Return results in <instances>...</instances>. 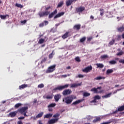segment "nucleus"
Listing matches in <instances>:
<instances>
[{
	"instance_id": "63",
	"label": "nucleus",
	"mask_w": 124,
	"mask_h": 124,
	"mask_svg": "<svg viewBox=\"0 0 124 124\" xmlns=\"http://www.w3.org/2000/svg\"><path fill=\"white\" fill-rule=\"evenodd\" d=\"M66 69H71V67L70 66L66 67Z\"/></svg>"
},
{
	"instance_id": "56",
	"label": "nucleus",
	"mask_w": 124,
	"mask_h": 124,
	"mask_svg": "<svg viewBox=\"0 0 124 124\" xmlns=\"http://www.w3.org/2000/svg\"><path fill=\"white\" fill-rule=\"evenodd\" d=\"M78 78H83L84 77V75L79 74L78 75Z\"/></svg>"
},
{
	"instance_id": "55",
	"label": "nucleus",
	"mask_w": 124,
	"mask_h": 124,
	"mask_svg": "<svg viewBox=\"0 0 124 124\" xmlns=\"http://www.w3.org/2000/svg\"><path fill=\"white\" fill-rule=\"evenodd\" d=\"M49 58L52 59L53 58V53H51L49 55Z\"/></svg>"
},
{
	"instance_id": "1",
	"label": "nucleus",
	"mask_w": 124,
	"mask_h": 124,
	"mask_svg": "<svg viewBox=\"0 0 124 124\" xmlns=\"http://www.w3.org/2000/svg\"><path fill=\"white\" fill-rule=\"evenodd\" d=\"M75 98H76V96H74L73 95H72L63 98L62 99V101L64 103H66V104H71V103H72V101H73V99H75Z\"/></svg>"
},
{
	"instance_id": "10",
	"label": "nucleus",
	"mask_w": 124,
	"mask_h": 124,
	"mask_svg": "<svg viewBox=\"0 0 124 124\" xmlns=\"http://www.w3.org/2000/svg\"><path fill=\"white\" fill-rule=\"evenodd\" d=\"M62 98V95L60 93L56 94L54 95V99L55 101V102H58L60 99Z\"/></svg>"
},
{
	"instance_id": "14",
	"label": "nucleus",
	"mask_w": 124,
	"mask_h": 124,
	"mask_svg": "<svg viewBox=\"0 0 124 124\" xmlns=\"http://www.w3.org/2000/svg\"><path fill=\"white\" fill-rule=\"evenodd\" d=\"M59 121V118L56 119H52L48 121V124H55V123H57Z\"/></svg>"
},
{
	"instance_id": "6",
	"label": "nucleus",
	"mask_w": 124,
	"mask_h": 124,
	"mask_svg": "<svg viewBox=\"0 0 124 124\" xmlns=\"http://www.w3.org/2000/svg\"><path fill=\"white\" fill-rule=\"evenodd\" d=\"M62 93L63 95H68L72 93V91L70 89H66L63 91Z\"/></svg>"
},
{
	"instance_id": "48",
	"label": "nucleus",
	"mask_w": 124,
	"mask_h": 124,
	"mask_svg": "<svg viewBox=\"0 0 124 124\" xmlns=\"http://www.w3.org/2000/svg\"><path fill=\"white\" fill-rule=\"evenodd\" d=\"M71 74H68V75H62L61 77H63V78H66L67 76H70Z\"/></svg>"
},
{
	"instance_id": "19",
	"label": "nucleus",
	"mask_w": 124,
	"mask_h": 124,
	"mask_svg": "<svg viewBox=\"0 0 124 124\" xmlns=\"http://www.w3.org/2000/svg\"><path fill=\"white\" fill-rule=\"evenodd\" d=\"M43 112H41L40 113H39L38 115H36V116H34L33 117L34 120H36V119H39V118H41V117H42V116H43Z\"/></svg>"
},
{
	"instance_id": "20",
	"label": "nucleus",
	"mask_w": 124,
	"mask_h": 124,
	"mask_svg": "<svg viewBox=\"0 0 124 124\" xmlns=\"http://www.w3.org/2000/svg\"><path fill=\"white\" fill-rule=\"evenodd\" d=\"M73 2V1L72 0H68L66 1V6H70L71 4H72V3Z\"/></svg>"
},
{
	"instance_id": "49",
	"label": "nucleus",
	"mask_w": 124,
	"mask_h": 124,
	"mask_svg": "<svg viewBox=\"0 0 124 124\" xmlns=\"http://www.w3.org/2000/svg\"><path fill=\"white\" fill-rule=\"evenodd\" d=\"M75 60L77 62H81V60L80 59V58L79 57H77L75 58Z\"/></svg>"
},
{
	"instance_id": "21",
	"label": "nucleus",
	"mask_w": 124,
	"mask_h": 124,
	"mask_svg": "<svg viewBox=\"0 0 124 124\" xmlns=\"http://www.w3.org/2000/svg\"><path fill=\"white\" fill-rule=\"evenodd\" d=\"M83 101V100H77L75 102H74L72 104V105H77V104H79V103H81Z\"/></svg>"
},
{
	"instance_id": "62",
	"label": "nucleus",
	"mask_w": 124,
	"mask_h": 124,
	"mask_svg": "<svg viewBox=\"0 0 124 124\" xmlns=\"http://www.w3.org/2000/svg\"><path fill=\"white\" fill-rule=\"evenodd\" d=\"M103 92H104L103 90L98 91V93H103Z\"/></svg>"
},
{
	"instance_id": "64",
	"label": "nucleus",
	"mask_w": 124,
	"mask_h": 124,
	"mask_svg": "<svg viewBox=\"0 0 124 124\" xmlns=\"http://www.w3.org/2000/svg\"><path fill=\"white\" fill-rule=\"evenodd\" d=\"M37 102V99H35L33 101V103H36Z\"/></svg>"
},
{
	"instance_id": "24",
	"label": "nucleus",
	"mask_w": 124,
	"mask_h": 124,
	"mask_svg": "<svg viewBox=\"0 0 124 124\" xmlns=\"http://www.w3.org/2000/svg\"><path fill=\"white\" fill-rule=\"evenodd\" d=\"M117 110H118V112H122L123 111H124V105L118 108Z\"/></svg>"
},
{
	"instance_id": "8",
	"label": "nucleus",
	"mask_w": 124,
	"mask_h": 124,
	"mask_svg": "<svg viewBox=\"0 0 124 124\" xmlns=\"http://www.w3.org/2000/svg\"><path fill=\"white\" fill-rule=\"evenodd\" d=\"M91 70H93V66H92V65L85 68L82 70V71H83V72H85V73H88V72H90V71H91Z\"/></svg>"
},
{
	"instance_id": "16",
	"label": "nucleus",
	"mask_w": 124,
	"mask_h": 124,
	"mask_svg": "<svg viewBox=\"0 0 124 124\" xmlns=\"http://www.w3.org/2000/svg\"><path fill=\"white\" fill-rule=\"evenodd\" d=\"M64 15V12H62L61 13H59L57 15H56L54 16V19H57V18H60V17H62V16H63Z\"/></svg>"
},
{
	"instance_id": "31",
	"label": "nucleus",
	"mask_w": 124,
	"mask_h": 124,
	"mask_svg": "<svg viewBox=\"0 0 124 124\" xmlns=\"http://www.w3.org/2000/svg\"><path fill=\"white\" fill-rule=\"evenodd\" d=\"M62 5H63V1H61L59 3H58L57 7L58 8L62 7Z\"/></svg>"
},
{
	"instance_id": "35",
	"label": "nucleus",
	"mask_w": 124,
	"mask_h": 124,
	"mask_svg": "<svg viewBox=\"0 0 124 124\" xmlns=\"http://www.w3.org/2000/svg\"><path fill=\"white\" fill-rule=\"evenodd\" d=\"M109 64H116L117 63V61L115 60H112L108 62Z\"/></svg>"
},
{
	"instance_id": "45",
	"label": "nucleus",
	"mask_w": 124,
	"mask_h": 124,
	"mask_svg": "<svg viewBox=\"0 0 124 124\" xmlns=\"http://www.w3.org/2000/svg\"><path fill=\"white\" fill-rule=\"evenodd\" d=\"M20 23L22 25H25L26 24V23H27V20H21Z\"/></svg>"
},
{
	"instance_id": "53",
	"label": "nucleus",
	"mask_w": 124,
	"mask_h": 124,
	"mask_svg": "<svg viewBox=\"0 0 124 124\" xmlns=\"http://www.w3.org/2000/svg\"><path fill=\"white\" fill-rule=\"evenodd\" d=\"M119 62H120V63H124V59H121L119 61Z\"/></svg>"
},
{
	"instance_id": "26",
	"label": "nucleus",
	"mask_w": 124,
	"mask_h": 124,
	"mask_svg": "<svg viewBox=\"0 0 124 124\" xmlns=\"http://www.w3.org/2000/svg\"><path fill=\"white\" fill-rule=\"evenodd\" d=\"M6 17H8V18H9V15H0V18H1V19H6Z\"/></svg>"
},
{
	"instance_id": "43",
	"label": "nucleus",
	"mask_w": 124,
	"mask_h": 124,
	"mask_svg": "<svg viewBox=\"0 0 124 124\" xmlns=\"http://www.w3.org/2000/svg\"><path fill=\"white\" fill-rule=\"evenodd\" d=\"M101 98V97H100V96L98 95H96V96H95L94 97V99H96V100H99V99H100Z\"/></svg>"
},
{
	"instance_id": "12",
	"label": "nucleus",
	"mask_w": 124,
	"mask_h": 124,
	"mask_svg": "<svg viewBox=\"0 0 124 124\" xmlns=\"http://www.w3.org/2000/svg\"><path fill=\"white\" fill-rule=\"evenodd\" d=\"M73 29L74 31H79V30L81 29V24H78L75 25Z\"/></svg>"
},
{
	"instance_id": "7",
	"label": "nucleus",
	"mask_w": 124,
	"mask_h": 124,
	"mask_svg": "<svg viewBox=\"0 0 124 124\" xmlns=\"http://www.w3.org/2000/svg\"><path fill=\"white\" fill-rule=\"evenodd\" d=\"M49 13H50V12L45 11V12H41L39 13L38 14L40 17H44V16H48V15H49Z\"/></svg>"
},
{
	"instance_id": "47",
	"label": "nucleus",
	"mask_w": 124,
	"mask_h": 124,
	"mask_svg": "<svg viewBox=\"0 0 124 124\" xmlns=\"http://www.w3.org/2000/svg\"><path fill=\"white\" fill-rule=\"evenodd\" d=\"M107 58H108V56L107 55H103L101 56V59H106Z\"/></svg>"
},
{
	"instance_id": "11",
	"label": "nucleus",
	"mask_w": 124,
	"mask_h": 124,
	"mask_svg": "<svg viewBox=\"0 0 124 124\" xmlns=\"http://www.w3.org/2000/svg\"><path fill=\"white\" fill-rule=\"evenodd\" d=\"M58 13V10L55 9L54 12L50 14L48 16L49 19H51V18H53L54 15H56Z\"/></svg>"
},
{
	"instance_id": "23",
	"label": "nucleus",
	"mask_w": 124,
	"mask_h": 124,
	"mask_svg": "<svg viewBox=\"0 0 124 124\" xmlns=\"http://www.w3.org/2000/svg\"><path fill=\"white\" fill-rule=\"evenodd\" d=\"M69 36V32H66L64 35L62 36V38L63 39H65V38H67Z\"/></svg>"
},
{
	"instance_id": "3",
	"label": "nucleus",
	"mask_w": 124,
	"mask_h": 124,
	"mask_svg": "<svg viewBox=\"0 0 124 124\" xmlns=\"http://www.w3.org/2000/svg\"><path fill=\"white\" fill-rule=\"evenodd\" d=\"M28 109V107H24L19 108L18 111L19 113L24 115V117L27 116V109Z\"/></svg>"
},
{
	"instance_id": "29",
	"label": "nucleus",
	"mask_w": 124,
	"mask_h": 124,
	"mask_svg": "<svg viewBox=\"0 0 124 124\" xmlns=\"http://www.w3.org/2000/svg\"><path fill=\"white\" fill-rule=\"evenodd\" d=\"M111 94H112V93H110L108 94H107L105 95L102 96L103 98H108V97H110L111 96Z\"/></svg>"
},
{
	"instance_id": "58",
	"label": "nucleus",
	"mask_w": 124,
	"mask_h": 124,
	"mask_svg": "<svg viewBox=\"0 0 124 124\" xmlns=\"http://www.w3.org/2000/svg\"><path fill=\"white\" fill-rule=\"evenodd\" d=\"M50 8H51V7H50V6L47 7L46 8V11H47L49 10V9H50Z\"/></svg>"
},
{
	"instance_id": "22",
	"label": "nucleus",
	"mask_w": 124,
	"mask_h": 124,
	"mask_svg": "<svg viewBox=\"0 0 124 124\" xmlns=\"http://www.w3.org/2000/svg\"><path fill=\"white\" fill-rule=\"evenodd\" d=\"M25 88H28V84H22L19 86V90H23V89H25Z\"/></svg>"
},
{
	"instance_id": "9",
	"label": "nucleus",
	"mask_w": 124,
	"mask_h": 124,
	"mask_svg": "<svg viewBox=\"0 0 124 124\" xmlns=\"http://www.w3.org/2000/svg\"><path fill=\"white\" fill-rule=\"evenodd\" d=\"M102 87L101 86L98 87L97 88H93L91 89V92L94 93H98V90H101Z\"/></svg>"
},
{
	"instance_id": "17",
	"label": "nucleus",
	"mask_w": 124,
	"mask_h": 124,
	"mask_svg": "<svg viewBox=\"0 0 124 124\" xmlns=\"http://www.w3.org/2000/svg\"><path fill=\"white\" fill-rule=\"evenodd\" d=\"M49 24V22L48 21H44L42 23L40 24L39 27L40 28H43V27H44V26H46Z\"/></svg>"
},
{
	"instance_id": "33",
	"label": "nucleus",
	"mask_w": 124,
	"mask_h": 124,
	"mask_svg": "<svg viewBox=\"0 0 124 124\" xmlns=\"http://www.w3.org/2000/svg\"><path fill=\"white\" fill-rule=\"evenodd\" d=\"M52 115H53V114L49 113V114H46L45 116V118H46V119H49V118H51V117H52Z\"/></svg>"
},
{
	"instance_id": "59",
	"label": "nucleus",
	"mask_w": 124,
	"mask_h": 124,
	"mask_svg": "<svg viewBox=\"0 0 124 124\" xmlns=\"http://www.w3.org/2000/svg\"><path fill=\"white\" fill-rule=\"evenodd\" d=\"M17 124H23L21 121H19L17 122Z\"/></svg>"
},
{
	"instance_id": "30",
	"label": "nucleus",
	"mask_w": 124,
	"mask_h": 124,
	"mask_svg": "<svg viewBox=\"0 0 124 124\" xmlns=\"http://www.w3.org/2000/svg\"><path fill=\"white\" fill-rule=\"evenodd\" d=\"M87 39V37H83L81 38L80 40L79 41L80 43H83V42H85L86 41V40Z\"/></svg>"
},
{
	"instance_id": "32",
	"label": "nucleus",
	"mask_w": 124,
	"mask_h": 124,
	"mask_svg": "<svg viewBox=\"0 0 124 124\" xmlns=\"http://www.w3.org/2000/svg\"><path fill=\"white\" fill-rule=\"evenodd\" d=\"M101 118L100 117H97L96 119L93 120V123H96V122H100Z\"/></svg>"
},
{
	"instance_id": "18",
	"label": "nucleus",
	"mask_w": 124,
	"mask_h": 124,
	"mask_svg": "<svg viewBox=\"0 0 124 124\" xmlns=\"http://www.w3.org/2000/svg\"><path fill=\"white\" fill-rule=\"evenodd\" d=\"M82 85V82L80 83H74L71 85L70 86V88H77V87H79V86H81Z\"/></svg>"
},
{
	"instance_id": "51",
	"label": "nucleus",
	"mask_w": 124,
	"mask_h": 124,
	"mask_svg": "<svg viewBox=\"0 0 124 124\" xmlns=\"http://www.w3.org/2000/svg\"><path fill=\"white\" fill-rule=\"evenodd\" d=\"M60 116V114L56 113V114L53 115L54 118H58V117Z\"/></svg>"
},
{
	"instance_id": "52",
	"label": "nucleus",
	"mask_w": 124,
	"mask_h": 124,
	"mask_svg": "<svg viewBox=\"0 0 124 124\" xmlns=\"http://www.w3.org/2000/svg\"><path fill=\"white\" fill-rule=\"evenodd\" d=\"M123 51H120L117 54V56H122L123 55Z\"/></svg>"
},
{
	"instance_id": "46",
	"label": "nucleus",
	"mask_w": 124,
	"mask_h": 124,
	"mask_svg": "<svg viewBox=\"0 0 124 124\" xmlns=\"http://www.w3.org/2000/svg\"><path fill=\"white\" fill-rule=\"evenodd\" d=\"M21 104L17 103L15 105V108H19V107H20V106H21Z\"/></svg>"
},
{
	"instance_id": "40",
	"label": "nucleus",
	"mask_w": 124,
	"mask_h": 124,
	"mask_svg": "<svg viewBox=\"0 0 124 124\" xmlns=\"http://www.w3.org/2000/svg\"><path fill=\"white\" fill-rule=\"evenodd\" d=\"M47 61V57H45L41 62V64L44 63Z\"/></svg>"
},
{
	"instance_id": "28",
	"label": "nucleus",
	"mask_w": 124,
	"mask_h": 124,
	"mask_svg": "<svg viewBox=\"0 0 124 124\" xmlns=\"http://www.w3.org/2000/svg\"><path fill=\"white\" fill-rule=\"evenodd\" d=\"M119 31H124V25H123L121 27L118 28Z\"/></svg>"
},
{
	"instance_id": "42",
	"label": "nucleus",
	"mask_w": 124,
	"mask_h": 124,
	"mask_svg": "<svg viewBox=\"0 0 124 124\" xmlns=\"http://www.w3.org/2000/svg\"><path fill=\"white\" fill-rule=\"evenodd\" d=\"M91 95V93H88L87 92H85L83 93V96L87 97V96H90Z\"/></svg>"
},
{
	"instance_id": "2",
	"label": "nucleus",
	"mask_w": 124,
	"mask_h": 124,
	"mask_svg": "<svg viewBox=\"0 0 124 124\" xmlns=\"http://www.w3.org/2000/svg\"><path fill=\"white\" fill-rule=\"evenodd\" d=\"M69 87V84H65L62 86H58L57 87L53 89V92H56V91H62L64 89H67V87Z\"/></svg>"
},
{
	"instance_id": "25",
	"label": "nucleus",
	"mask_w": 124,
	"mask_h": 124,
	"mask_svg": "<svg viewBox=\"0 0 124 124\" xmlns=\"http://www.w3.org/2000/svg\"><path fill=\"white\" fill-rule=\"evenodd\" d=\"M113 72H114V70L113 69H108L107 72H106V74L108 75V74H110L111 73H113Z\"/></svg>"
},
{
	"instance_id": "37",
	"label": "nucleus",
	"mask_w": 124,
	"mask_h": 124,
	"mask_svg": "<svg viewBox=\"0 0 124 124\" xmlns=\"http://www.w3.org/2000/svg\"><path fill=\"white\" fill-rule=\"evenodd\" d=\"M99 11L100 12V15L103 16V15H104V9H100Z\"/></svg>"
},
{
	"instance_id": "41",
	"label": "nucleus",
	"mask_w": 124,
	"mask_h": 124,
	"mask_svg": "<svg viewBox=\"0 0 124 124\" xmlns=\"http://www.w3.org/2000/svg\"><path fill=\"white\" fill-rule=\"evenodd\" d=\"M93 39V36H90L87 38V42H90V41H92Z\"/></svg>"
},
{
	"instance_id": "44",
	"label": "nucleus",
	"mask_w": 124,
	"mask_h": 124,
	"mask_svg": "<svg viewBox=\"0 0 124 124\" xmlns=\"http://www.w3.org/2000/svg\"><path fill=\"white\" fill-rule=\"evenodd\" d=\"M38 88H39L40 89H42V88H44V84H43V83L39 84L38 85Z\"/></svg>"
},
{
	"instance_id": "34",
	"label": "nucleus",
	"mask_w": 124,
	"mask_h": 124,
	"mask_svg": "<svg viewBox=\"0 0 124 124\" xmlns=\"http://www.w3.org/2000/svg\"><path fill=\"white\" fill-rule=\"evenodd\" d=\"M46 99H52L53 98V94H51L50 95H46Z\"/></svg>"
},
{
	"instance_id": "57",
	"label": "nucleus",
	"mask_w": 124,
	"mask_h": 124,
	"mask_svg": "<svg viewBox=\"0 0 124 124\" xmlns=\"http://www.w3.org/2000/svg\"><path fill=\"white\" fill-rule=\"evenodd\" d=\"M49 112H53V108H48Z\"/></svg>"
},
{
	"instance_id": "13",
	"label": "nucleus",
	"mask_w": 124,
	"mask_h": 124,
	"mask_svg": "<svg viewBox=\"0 0 124 124\" xmlns=\"http://www.w3.org/2000/svg\"><path fill=\"white\" fill-rule=\"evenodd\" d=\"M16 115H17V111H15L13 112H11L8 115V117H10L11 118H14V117H16Z\"/></svg>"
},
{
	"instance_id": "36",
	"label": "nucleus",
	"mask_w": 124,
	"mask_h": 124,
	"mask_svg": "<svg viewBox=\"0 0 124 124\" xmlns=\"http://www.w3.org/2000/svg\"><path fill=\"white\" fill-rule=\"evenodd\" d=\"M56 105H57V104L56 103H51L50 104H49L48 106V108H53V107H55V106H56Z\"/></svg>"
},
{
	"instance_id": "60",
	"label": "nucleus",
	"mask_w": 124,
	"mask_h": 124,
	"mask_svg": "<svg viewBox=\"0 0 124 124\" xmlns=\"http://www.w3.org/2000/svg\"><path fill=\"white\" fill-rule=\"evenodd\" d=\"M38 124H43V123H42V121L39 120L38 121Z\"/></svg>"
},
{
	"instance_id": "61",
	"label": "nucleus",
	"mask_w": 124,
	"mask_h": 124,
	"mask_svg": "<svg viewBox=\"0 0 124 124\" xmlns=\"http://www.w3.org/2000/svg\"><path fill=\"white\" fill-rule=\"evenodd\" d=\"M90 19H92V20H93L94 19V16H91Z\"/></svg>"
},
{
	"instance_id": "38",
	"label": "nucleus",
	"mask_w": 124,
	"mask_h": 124,
	"mask_svg": "<svg viewBox=\"0 0 124 124\" xmlns=\"http://www.w3.org/2000/svg\"><path fill=\"white\" fill-rule=\"evenodd\" d=\"M16 6L19 7V8H23V5H21V4H18V3H16Z\"/></svg>"
},
{
	"instance_id": "5",
	"label": "nucleus",
	"mask_w": 124,
	"mask_h": 124,
	"mask_svg": "<svg viewBox=\"0 0 124 124\" xmlns=\"http://www.w3.org/2000/svg\"><path fill=\"white\" fill-rule=\"evenodd\" d=\"M86 8L84 6H79V7H77L76 9V12L77 13H82V12L85 11Z\"/></svg>"
},
{
	"instance_id": "39",
	"label": "nucleus",
	"mask_w": 124,
	"mask_h": 124,
	"mask_svg": "<svg viewBox=\"0 0 124 124\" xmlns=\"http://www.w3.org/2000/svg\"><path fill=\"white\" fill-rule=\"evenodd\" d=\"M101 79H105V78L99 76L94 78V80H101Z\"/></svg>"
},
{
	"instance_id": "15",
	"label": "nucleus",
	"mask_w": 124,
	"mask_h": 124,
	"mask_svg": "<svg viewBox=\"0 0 124 124\" xmlns=\"http://www.w3.org/2000/svg\"><path fill=\"white\" fill-rule=\"evenodd\" d=\"M47 40H48V37H45L44 39H40L38 41V43L39 44H42L44 43V42H46Z\"/></svg>"
},
{
	"instance_id": "50",
	"label": "nucleus",
	"mask_w": 124,
	"mask_h": 124,
	"mask_svg": "<svg viewBox=\"0 0 124 124\" xmlns=\"http://www.w3.org/2000/svg\"><path fill=\"white\" fill-rule=\"evenodd\" d=\"M114 43H115V40H112L109 43V45H113V44H114Z\"/></svg>"
},
{
	"instance_id": "54",
	"label": "nucleus",
	"mask_w": 124,
	"mask_h": 124,
	"mask_svg": "<svg viewBox=\"0 0 124 124\" xmlns=\"http://www.w3.org/2000/svg\"><path fill=\"white\" fill-rule=\"evenodd\" d=\"M25 119V117L24 116H21L18 118V120H24Z\"/></svg>"
},
{
	"instance_id": "4",
	"label": "nucleus",
	"mask_w": 124,
	"mask_h": 124,
	"mask_svg": "<svg viewBox=\"0 0 124 124\" xmlns=\"http://www.w3.org/2000/svg\"><path fill=\"white\" fill-rule=\"evenodd\" d=\"M56 69V65H53L49 67L47 69L46 71V73H52L54 72Z\"/></svg>"
},
{
	"instance_id": "27",
	"label": "nucleus",
	"mask_w": 124,
	"mask_h": 124,
	"mask_svg": "<svg viewBox=\"0 0 124 124\" xmlns=\"http://www.w3.org/2000/svg\"><path fill=\"white\" fill-rule=\"evenodd\" d=\"M96 66L97 68H103V67H104V65H103L102 63H97Z\"/></svg>"
}]
</instances>
